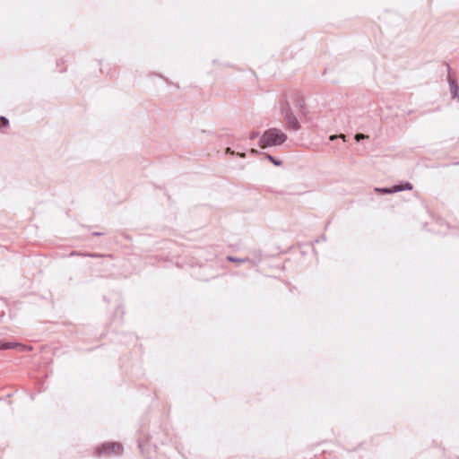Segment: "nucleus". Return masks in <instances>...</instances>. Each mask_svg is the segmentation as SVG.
I'll use <instances>...</instances> for the list:
<instances>
[{"label": "nucleus", "mask_w": 459, "mask_h": 459, "mask_svg": "<svg viewBox=\"0 0 459 459\" xmlns=\"http://www.w3.org/2000/svg\"><path fill=\"white\" fill-rule=\"evenodd\" d=\"M287 139L285 134L276 128H271L264 133L260 139V147L266 148L268 146L280 145Z\"/></svg>", "instance_id": "obj_1"}, {"label": "nucleus", "mask_w": 459, "mask_h": 459, "mask_svg": "<svg viewBox=\"0 0 459 459\" xmlns=\"http://www.w3.org/2000/svg\"><path fill=\"white\" fill-rule=\"evenodd\" d=\"M123 451V447L118 443H107L97 448V454L100 455H120Z\"/></svg>", "instance_id": "obj_2"}, {"label": "nucleus", "mask_w": 459, "mask_h": 459, "mask_svg": "<svg viewBox=\"0 0 459 459\" xmlns=\"http://www.w3.org/2000/svg\"><path fill=\"white\" fill-rule=\"evenodd\" d=\"M281 111L284 113V119L287 122L288 126L292 129H299V124L295 116L290 112L288 103H283L281 105Z\"/></svg>", "instance_id": "obj_3"}, {"label": "nucleus", "mask_w": 459, "mask_h": 459, "mask_svg": "<svg viewBox=\"0 0 459 459\" xmlns=\"http://www.w3.org/2000/svg\"><path fill=\"white\" fill-rule=\"evenodd\" d=\"M19 348L21 351L26 350V347L20 343H13V342H4L0 345L1 350H8V349H14Z\"/></svg>", "instance_id": "obj_4"}, {"label": "nucleus", "mask_w": 459, "mask_h": 459, "mask_svg": "<svg viewBox=\"0 0 459 459\" xmlns=\"http://www.w3.org/2000/svg\"><path fill=\"white\" fill-rule=\"evenodd\" d=\"M403 189H408V190H411L412 189V186L411 184L410 183H406L404 187L403 186H395L394 187V191H401Z\"/></svg>", "instance_id": "obj_5"}, {"label": "nucleus", "mask_w": 459, "mask_h": 459, "mask_svg": "<svg viewBox=\"0 0 459 459\" xmlns=\"http://www.w3.org/2000/svg\"><path fill=\"white\" fill-rule=\"evenodd\" d=\"M377 192H382V193H392L394 190L388 189V188H376Z\"/></svg>", "instance_id": "obj_6"}, {"label": "nucleus", "mask_w": 459, "mask_h": 459, "mask_svg": "<svg viewBox=\"0 0 459 459\" xmlns=\"http://www.w3.org/2000/svg\"><path fill=\"white\" fill-rule=\"evenodd\" d=\"M0 121L4 126H8V120L4 117H1Z\"/></svg>", "instance_id": "obj_7"}, {"label": "nucleus", "mask_w": 459, "mask_h": 459, "mask_svg": "<svg viewBox=\"0 0 459 459\" xmlns=\"http://www.w3.org/2000/svg\"><path fill=\"white\" fill-rule=\"evenodd\" d=\"M228 260H229V261H231V262H239V263H240V262H244V260H243V259H236V258H234V257H232V256H228Z\"/></svg>", "instance_id": "obj_8"}, {"label": "nucleus", "mask_w": 459, "mask_h": 459, "mask_svg": "<svg viewBox=\"0 0 459 459\" xmlns=\"http://www.w3.org/2000/svg\"><path fill=\"white\" fill-rule=\"evenodd\" d=\"M268 158L274 165L279 166L281 164V162L275 160L272 156L269 155Z\"/></svg>", "instance_id": "obj_9"}, {"label": "nucleus", "mask_w": 459, "mask_h": 459, "mask_svg": "<svg viewBox=\"0 0 459 459\" xmlns=\"http://www.w3.org/2000/svg\"><path fill=\"white\" fill-rule=\"evenodd\" d=\"M258 136V133H255V132H252L249 135V138L250 139H255Z\"/></svg>", "instance_id": "obj_10"}, {"label": "nucleus", "mask_w": 459, "mask_h": 459, "mask_svg": "<svg viewBox=\"0 0 459 459\" xmlns=\"http://www.w3.org/2000/svg\"><path fill=\"white\" fill-rule=\"evenodd\" d=\"M457 91H458L457 85H453V94H454V96H455L457 94Z\"/></svg>", "instance_id": "obj_11"}, {"label": "nucleus", "mask_w": 459, "mask_h": 459, "mask_svg": "<svg viewBox=\"0 0 459 459\" xmlns=\"http://www.w3.org/2000/svg\"><path fill=\"white\" fill-rule=\"evenodd\" d=\"M365 137H366V136H365L364 134H358L356 135V139H357V140H360V139H363V138H365Z\"/></svg>", "instance_id": "obj_12"}, {"label": "nucleus", "mask_w": 459, "mask_h": 459, "mask_svg": "<svg viewBox=\"0 0 459 459\" xmlns=\"http://www.w3.org/2000/svg\"><path fill=\"white\" fill-rule=\"evenodd\" d=\"M91 256H99L98 255L91 254Z\"/></svg>", "instance_id": "obj_13"}]
</instances>
